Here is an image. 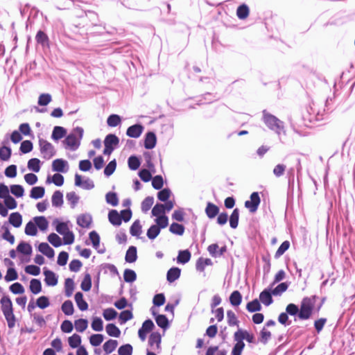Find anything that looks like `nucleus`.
<instances>
[{
  "instance_id": "09e8293b",
  "label": "nucleus",
  "mask_w": 355,
  "mask_h": 355,
  "mask_svg": "<svg viewBox=\"0 0 355 355\" xmlns=\"http://www.w3.org/2000/svg\"><path fill=\"white\" fill-rule=\"evenodd\" d=\"M155 223L160 229H164L168 225V218L166 216L155 217Z\"/></svg>"
},
{
  "instance_id": "7c9ffc66",
  "label": "nucleus",
  "mask_w": 355,
  "mask_h": 355,
  "mask_svg": "<svg viewBox=\"0 0 355 355\" xmlns=\"http://www.w3.org/2000/svg\"><path fill=\"white\" fill-rule=\"evenodd\" d=\"M27 166L29 170L37 173L40 170V160L37 158H32L28 162Z\"/></svg>"
},
{
  "instance_id": "f704fd0d",
  "label": "nucleus",
  "mask_w": 355,
  "mask_h": 355,
  "mask_svg": "<svg viewBox=\"0 0 355 355\" xmlns=\"http://www.w3.org/2000/svg\"><path fill=\"white\" fill-rule=\"evenodd\" d=\"M3 315L6 320L8 327L10 329H12L15 326L16 323V317L14 314L13 310L3 313Z\"/></svg>"
},
{
  "instance_id": "f257e3e1",
  "label": "nucleus",
  "mask_w": 355,
  "mask_h": 355,
  "mask_svg": "<svg viewBox=\"0 0 355 355\" xmlns=\"http://www.w3.org/2000/svg\"><path fill=\"white\" fill-rule=\"evenodd\" d=\"M49 227V222L44 216H35L31 220L25 227L24 232L28 236H36L37 228L42 232H46Z\"/></svg>"
},
{
  "instance_id": "13d9d810",
  "label": "nucleus",
  "mask_w": 355,
  "mask_h": 355,
  "mask_svg": "<svg viewBox=\"0 0 355 355\" xmlns=\"http://www.w3.org/2000/svg\"><path fill=\"white\" fill-rule=\"evenodd\" d=\"M121 117L117 114H111L107 120V125L110 127H116L121 123Z\"/></svg>"
},
{
  "instance_id": "c85d7f7f",
  "label": "nucleus",
  "mask_w": 355,
  "mask_h": 355,
  "mask_svg": "<svg viewBox=\"0 0 355 355\" xmlns=\"http://www.w3.org/2000/svg\"><path fill=\"white\" fill-rule=\"evenodd\" d=\"M47 183H54L56 186L60 187L64 183V177L60 173H55L52 177L49 176L46 179Z\"/></svg>"
},
{
  "instance_id": "393cba45",
  "label": "nucleus",
  "mask_w": 355,
  "mask_h": 355,
  "mask_svg": "<svg viewBox=\"0 0 355 355\" xmlns=\"http://www.w3.org/2000/svg\"><path fill=\"white\" fill-rule=\"evenodd\" d=\"M108 218L110 222L114 225H120L121 223V217L117 211L112 210L109 212Z\"/></svg>"
},
{
  "instance_id": "9d476101",
  "label": "nucleus",
  "mask_w": 355,
  "mask_h": 355,
  "mask_svg": "<svg viewBox=\"0 0 355 355\" xmlns=\"http://www.w3.org/2000/svg\"><path fill=\"white\" fill-rule=\"evenodd\" d=\"M234 338L236 342H243V340H246L248 343L254 342L253 335L249 334L245 330L239 329L234 333Z\"/></svg>"
},
{
  "instance_id": "de8ad7c7",
  "label": "nucleus",
  "mask_w": 355,
  "mask_h": 355,
  "mask_svg": "<svg viewBox=\"0 0 355 355\" xmlns=\"http://www.w3.org/2000/svg\"><path fill=\"white\" fill-rule=\"evenodd\" d=\"M62 311L64 314L71 315L73 313V305L71 301L67 300L62 305Z\"/></svg>"
},
{
  "instance_id": "c03bdc74",
  "label": "nucleus",
  "mask_w": 355,
  "mask_h": 355,
  "mask_svg": "<svg viewBox=\"0 0 355 355\" xmlns=\"http://www.w3.org/2000/svg\"><path fill=\"white\" fill-rule=\"evenodd\" d=\"M288 287V284L286 282H283L277 285L271 291L273 295H281L284 292H285L287 290Z\"/></svg>"
},
{
  "instance_id": "1a4fd4ad",
  "label": "nucleus",
  "mask_w": 355,
  "mask_h": 355,
  "mask_svg": "<svg viewBox=\"0 0 355 355\" xmlns=\"http://www.w3.org/2000/svg\"><path fill=\"white\" fill-rule=\"evenodd\" d=\"M75 185L87 190L94 187V184L92 180L89 178L83 180L82 177L78 174H76L75 175Z\"/></svg>"
},
{
  "instance_id": "e433bc0d",
  "label": "nucleus",
  "mask_w": 355,
  "mask_h": 355,
  "mask_svg": "<svg viewBox=\"0 0 355 355\" xmlns=\"http://www.w3.org/2000/svg\"><path fill=\"white\" fill-rule=\"evenodd\" d=\"M151 213H152V216H153L156 218L159 217V216H166L165 215L166 211L164 208V205L163 204H156L153 207Z\"/></svg>"
},
{
  "instance_id": "f8f14e48",
  "label": "nucleus",
  "mask_w": 355,
  "mask_h": 355,
  "mask_svg": "<svg viewBox=\"0 0 355 355\" xmlns=\"http://www.w3.org/2000/svg\"><path fill=\"white\" fill-rule=\"evenodd\" d=\"M0 304L3 314L13 310L12 302L8 296H3L0 300Z\"/></svg>"
},
{
  "instance_id": "6e6552de",
  "label": "nucleus",
  "mask_w": 355,
  "mask_h": 355,
  "mask_svg": "<svg viewBox=\"0 0 355 355\" xmlns=\"http://www.w3.org/2000/svg\"><path fill=\"white\" fill-rule=\"evenodd\" d=\"M52 170L58 173H67L69 170V164L64 159H56L52 162Z\"/></svg>"
},
{
  "instance_id": "2f4dec72",
  "label": "nucleus",
  "mask_w": 355,
  "mask_h": 355,
  "mask_svg": "<svg viewBox=\"0 0 355 355\" xmlns=\"http://www.w3.org/2000/svg\"><path fill=\"white\" fill-rule=\"evenodd\" d=\"M161 229L157 225H152L147 230L146 235L150 240H154L160 233Z\"/></svg>"
},
{
  "instance_id": "37998d69",
  "label": "nucleus",
  "mask_w": 355,
  "mask_h": 355,
  "mask_svg": "<svg viewBox=\"0 0 355 355\" xmlns=\"http://www.w3.org/2000/svg\"><path fill=\"white\" fill-rule=\"evenodd\" d=\"M169 231L174 234L181 236L184 234V227L182 225L173 223L171 225Z\"/></svg>"
},
{
  "instance_id": "b1692460",
  "label": "nucleus",
  "mask_w": 355,
  "mask_h": 355,
  "mask_svg": "<svg viewBox=\"0 0 355 355\" xmlns=\"http://www.w3.org/2000/svg\"><path fill=\"white\" fill-rule=\"evenodd\" d=\"M218 211H219V209L216 205H215L211 202L207 203L206 209H205V212H206L207 216L209 218H214L218 214Z\"/></svg>"
},
{
  "instance_id": "79ce46f5",
  "label": "nucleus",
  "mask_w": 355,
  "mask_h": 355,
  "mask_svg": "<svg viewBox=\"0 0 355 355\" xmlns=\"http://www.w3.org/2000/svg\"><path fill=\"white\" fill-rule=\"evenodd\" d=\"M105 200L107 204H110L113 207L116 206L119 203L117 195L114 192H108L105 196Z\"/></svg>"
},
{
  "instance_id": "ea45409f",
  "label": "nucleus",
  "mask_w": 355,
  "mask_h": 355,
  "mask_svg": "<svg viewBox=\"0 0 355 355\" xmlns=\"http://www.w3.org/2000/svg\"><path fill=\"white\" fill-rule=\"evenodd\" d=\"M10 192L17 198H21L24 194V189L19 184H13L10 186Z\"/></svg>"
},
{
  "instance_id": "ddd939ff",
  "label": "nucleus",
  "mask_w": 355,
  "mask_h": 355,
  "mask_svg": "<svg viewBox=\"0 0 355 355\" xmlns=\"http://www.w3.org/2000/svg\"><path fill=\"white\" fill-rule=\"evenodd\" d=\"M272 295L270 289H265L260 293L259 300L264 305L269 306L273 302Z\"/></svg>"
},
{
  "instance_id": "0e129e2a",
  "label": "nucleus",
  "mask_w": 355,
  "mask_h": 355,
  "mask_svg": "<svg viewBox=\"0 0 355 355\" xmlns=\"http://www.w3.org/2000/svg\"><path fill=\"white\" fill-rule=\"evenodd\" d=\"M92 287V279L89 274H86L81 283V288L84 291H89Z\"/></svg>"
},
{
  "instance_id": "5fc2aeb1",
  "label": "nucleus",
  "mask_w": 355,
  "mask_h": 355,
  "mask_svg": "<svg viewBox=\"0 0 355 355\" xmlns=\"http://www.w3.org/2000/svg\"><path fill=\"white\" fill-rule=\"evenodd\" d=\"M212 262L210 259L200 258L196 263V269L199 271H203L205 266L211 265Z\"/></svg>"
},
{
  "instance_id": "412c9836",
  "label": "nucleus",
  "mask_w": 355,
  "mask_h": 355,
  "mask_svg": "<svg viewBox=\"0 0 355 355\" xmlns=\"http://www.w3.org/2000/svg\"><path fill=\"white\" fill-rule=\"evenodd\" d=\"M125 261L128 263H133L137 259V248L135 246H130L125 254Z\"/></svg>"
},
{
  "instance_id": "e2e57ef3",
  "label": "nucleus",
  "mask_w": 355,
  "mask_h": 355,
  "mask_svg": "<svg viewBox=\"0 0 355 355\" xmlns=\"http://www.w3.org/2000/svg\"><path fill=\"white\" fill-rule=\"evenodd\" d=\"M155 321L157 324L162 329H166L168 327V319L164 315H157L155 317Z\"/></svg>"
},
{
  "instance_id": "4d7b16f0",
  "label": "nucleus",
  "mask_w": 355,
  "mask_h": 355,
  "mask_svg": "<svg viewBox=\"0 0 355 355\" xmlns=\"http://www.w3.org/2000/svg\"><path fill=\"white\" fill-rule=\"evenodd\" d=\"M246 309L249 312H255L260 311L261 306L258 300H254L248 303Z\"/></svg>"
},
{
  "instance_id": "aec40b11",
  "label": "nucleus",
  "mask_w": 355,
  "mask_h": 355,
  "mask_svg": "<svg viewBox=\"0 0 355 355\" xmlns=\"http://www.w3.org/2000/svg\"><path fill=\"white\" fill-rule=\"evenodd\" d=\"M67 134V130L61 126H55L53 128L51 137L53 140H59L64 137Z\"/></svg>"
},
{
  "instance_id": "4c0bfd02",
  "label": "nucleus",
  "mask_w": 355,
  "mask_h": 355,
  "mask_svg": "<svg viewBox=\"0 0 355 355\" xmlns=\"http://www.w3.org/2000/svg\"><path fill=\"white\" fill-rule=\"evenodd\" d=\"M118 345V343L115 340H109L103 345V349L107 354L112 352Z\"/></svg>"
},
{
  "instance_id": "2eb2a0df",
  "label": "nucleus",
  "mask_w": 355,
  "mask_h": 355,
  "mask_svg": "<svg viewBox=\"0 0 355 355\" xmlns=\"http://www.w3.org/2000/svg\"><path fill=\"white\" fill-rule=\"evenodd\" d=\"M152 349L156 350L160 348L161 336L158 333H153L150 335L148 340Z\"/></svg>"
},
{
  "instance_id": "c756f323",
  "label": "nucleus",
  "mask_w": 355,
  "mask_h": 355,
  "mask_svg": "<svg viewBox=\"0 0 355 355\" xmlns=\"http://www.w3.org/2000/svg\"><path fill=\"white\" fill-rule=\"evenodd\" d=\"M52 205L54 207H61L63 203V195L60 191H56L52 196Z\"/></svg>"
},
{
  "instance_id": "4be33fe9",
  "label": "nucleus",
  "mask_w": 355,
  "mask_h": 355,
  "mask_svg": "<svg viewBox=\"0 0 355 355\" xmlns=\"http://www.w3.org/2000/svg\"><path fill=\"white\" fill-rule=\"evenodd\" d=\"M75 301L80 310L85 311L88 309L87 303L83 299V295L78 292L75 295Z\"/></svg>"
},
{
  "instance_id": "bf43d9fd",
  "label": "nucleus",
  "mask_w": 355,
  "mask_h": 355,
  "mask_svg": "<svg viewBox=\"0 0 355 355\" xmlns=\"http://www.w3.org/2000/svg\"><path fill=\"white\" fill-rule=\"evenodd\" d=\"M3 202H4L5 207L7 208V209H14L17 206V201L11 196H9L8 197L3 199Z\"/></svg>"
},
{
  "instance_id": "a19ab883",
  "label": "nucleus",
  "mask_w": 355,
  "mask_h": 355,
  "mask_svg": "<svg viewBox=\"0 0 355 355\" xmlns=\"http://www.w3.org/2000/svg\"><path fill=\"white\" fill-rule=\"evenodd\" d=\"M49 242L54 247H60L62 243L61 238L55 233H51L48 236Z\"/></svg>"
},
{
  "instance_id": "864d4df0",
  "label": "nucleus",
  "mask_w": 355,
  "mask_h": 355,
  "mask_svg": "<svg viewBox=\"0 0 355 355\" xmlns=\"http://www.w3.org/2000/svg\"><path fill=\"white\" fill-rule=\"evenodd\" d=\"M88 326L87 320L85 319H78L75 321V329L77 331L83 332Z\"/></svg>"
},
{
  "instance_id": "6e6d98bb",
  "label": "nucleus",
  "mask_w": 355,
  "mask_h": 355,
  "mask_svg": "<svg viewBox=\"0 0 355 355\" xmlns=\"http://www.w3.org/2000/svg\"><path fill=\"white\" fill-rule=\"evenodd\" d=\"M130 232V234L135 236H139L141 234V225L139 220H136L133 223Z\"/></svg>"
},
{
  "instance_id": "4468645a",
  "label": "nucleus",
  "mask_w": 355,
  "mask_h": 355,
  "mask_svg": "<svg viewBox=\"0 0 355 355\" xmlns=\"http://www.w3.org/2000/svg\"><path fill=\"white\" fill-rule=\"evenodd\" d=\"M92 216L88 214H81L78 216L77 218L78 225L83 228L89 227L92 223Z\"/></svg>"
},
{
  "instance_id": "774afa93",
  "label": "nucleus",
  "mask_w": 355,
  "mask_h": 355,
  "mask_svg": "<svg viewBox=\"0 0 355 355\" xmlns=\"http://www.w3.org/2000/svg\"><path fill=\"white\" fill-rule=\"evenodd\" d=\"M81 343V338L78 334H73L71 337L69 338V345L72 348L78 347Z\"/></svg>"
},
{
  "instance_id": "3c124183",
  "label": "nucleus",
  "mask_w": 355,
  "mask_h": 355,
  "mask_svg": "<svg viewBox=\"0 0 355 355\" xmlns=\"http://www.w3.org/2000/svg\"><path fill=\"white\" fill-rule=\"evenodd\" d=\"M30 289L34 294L40 293L42 290V285L40 280L36 279H32L30 283Z\"/></svg>"
},
{
  "instance_id": "69168bd1",
  "label": "nucleus",
  "mask_w": 355,
  "mask_h": 355,
  "mask_svg": "<svg viewBox=\"0 0 355 355\" xmlns=\"http://www.w3.org/2000/svg\"><path fill=\"white\" fill-rule=\"evenodd\" d=\"M128 166L131 170H137L140 166L139 159L135 156H130L128 158Z\"/></svg>"
},
{
  "instance_id": "603ef678",
  "label": "nucleus",
  "mask_w": 355,
  "mask_h": 355,
  "mask_svg": "<svg viewBox=\"0 0 355 355\" xmlns=\"http://www.w3.org/2000/svg\"><path fill=\"white\" fill-rule=\"evenodd\" d=\"M92 328L96 331H101L103 329V322L101 318L95 317L92 322Z\"/></svg>"
},
{
  "instance_id": "423d86ee",
  "label": "nucleus",
  "mask_w": 355,
  "mask_h": 355,
  "mask_svg": "<svg viewBox=\"0 0 355 355\" xmlns=\"http://www.w3.org/2000/svg\"><path fill=\"white\" fill-rule=\"evenodd\" d=\"M39 146L40 153L42 157L45 159H49L55 154V150L53 146L49 141L44 139L39 140Z\"/></svg>"
},
{
  "instance_id": "8fccbe9b",
  "label": "nucleus",
  "mask_w": 355,
  "mask_h": 355,
  "mask_svg": "<svg viewBox=\"0 0 355 355\" xmlns=\"http://www.w3.org/2000/svg\"><path fill=\"white\" fill-rule=\"evenodd\" d=\"M154 202V198L152 196L146 197L141 202V210L143 212H147Z\"/></svg>"
},
{
  "instance_id": "a18cd8bd",
  "label": "nucleus",
  "mask_w": 355,
  "mask_h": 355,
  "mask_svg": "<svg viewBox=\"0 0 355 355\" xmlns=\"http://www.w3.org/2000/svg\"><path fill=\"white\" fill-rule=\"evenodd\" d=\"M239 212L238 209H235L232 213L230 218V225L232 228H236L239 223Z\"/></svg>"
},
{
  "instance_id": "bb28decb",
  "label": "nucleus",
  "mask_w": 355,
  "mask_h": 355,
  "mask_svg": "<svg viewBox=\"0 0 355 355\" xmlns=\"http://www.w3.org/2000/svg\"><path fill=\"white\" fill-rule=\"evenodd\" d=\"M119 142V138L114 135H108L104 141L105 146L114 148L118 145Z\"/></svg>"
},
{
  "instance_id": "5701e85b",
  "label": "nucleus",
  "mask_w": 355,
  "mask_h": 355,
  "mask_svg": "<svg viewBox=\"0 0 355 355\" xmlns=\"http://www.w3.org/2000/svg\"><path fill=\"white\" fill-rule=\"evenodd\" d=\"M89 239L92 241L93 247L97 250L98 252H104V250H98L100 247V236L95 231H92L89 233Z\"/></svg>"
},
{
  "instance_id": "473e14b6",
  "label": "nucleus",
  "mask_w": 355,
  "mask_h": 355,
  "mask_svg": "<svg viewBox=\"0 0 355 355\" xmlns=\"http://www.w3.org/2000/svg\"><path fill=\"white\" fill-rule=\"evenodd\" d=\"M105 329L107 334L110 336L118 338L121 334L119 329L114 324H108Z\"/></svg>"
},
{
  "instance_id": "7ed1b4c3",
  "label": "nucleus",
  "mask_w": 355,
  "mask_h": 355,
  "mask_svg": "<svg viewBox=\"0 0 355 355\" xmlns=\"http://www.w3.org/2000/svg\"><path fill=\"white\" fill-rule=\"evenodd\" d=\"M84 130L80 127H76L67 135L63 143L66 148L71 150H76L80 145L83 136Z\"/></svg>"
},
{
  "instance_id": "39448f33",
  "label": "nucleus",
  "mask_w": 355,
  "mask_h": 355,
  "mask_svg": "<svg viewBox=\"0 0 355 355\" xmlns=\"http://www.w3.org/2000/svg\"><path fill=\"white\" fill-rule=\"evenodd\" d=\"M314 300L310 297H305L302 300L298 317L302 320H307L311 315Z\"/></svg>"
},
{
  "instance_id": "c9c22d12",
  "label": "nucleus",
  "mask_w": 355,
  "mask_h": 355,
  "mask_svg": "<svg viewBox=\"0 0 355 355\" xmlns=\"http://www.w3.org/2000/svg\"><path fill=\"white\" fill-rule=\"evenodd\" d=\"M191 259V253L189 250H182L179 252L177 260L178 263L184 264Z\"/></svg>"
},
{
  "instance_id": "052dcab7",
  "label": "nucleus",
  "mask_w": 355,
  "mask_h": 355,
  "mask_svg": "<svg viewBox=\"0 0 355 355\" xmlns=\"http://www.w3.org/2000/svg\"><path fill=\"white\" fill-rule=\"evenodd\" d=\"M137 275L134 270L126 269L124 271L123 278L126 282H133L136 279Z\"/></svg>"
},
{
  "instance_id": "680f3d73",
  "label": "nucleus",
  "mask_w": 355,
  "mask_h": 355,
  "mask_svg": "<svg viewBox=\"0 0 355 355\" xmlns=\"http://www.w3.org/2000/svg\"><path fill=\"white\" fill-rule=\"evenodd\" d=\"M18 278V275L16 270L13 268H9L7 270L6 275L5 276V280L6 282H11L16 280Z\"/></svg>"
},
{
  "instance_id": "6ab92c4d",
  "label": "nucleus",
  "mask_w": 355,
  "mask_h": 355,
  "mask_svg": "<svg viewBox=\"0 0 355 355\" xmlns=\"http://www.w3.org/2000/svg\"><path fill=\"white\" fill-rule=\"evenodd\" d=\"M9 223L16 228L21 227L22 216L19 212L12 213L9 216Z\"/></svg>"
},
{
  "instance_id": "20e7f679",
  "label": "nucleus",
  "mask_w": 355,
  "mask_h": 355,
  "mask_svg": "<svg viewBox=\"0 0 355 355\" xmlns=\"http://www.w3.org/2000/svg\"><path fill=\"white\" fill-rule=\"evenodd\" d=\"M54 224L55 225V230L63 236L64 244H72L74 242V234L70 231L67 223L55 220Z\"/></svg>"
},
{
  "instance_id": "0eeeda50",
  "label": "nucleus",
  "mask_w": 355,
  "mask_h": 355,
  "mask_svg": "<svg viewBox=\"0 0 355 355\" xmlns=\"http://www.w3.org/2000/svg\"><path fill=\"white\" fill-rule=\"evenodd\" d=\"M260 204V198L257 192H253L250 196V200L245 202V206L251 212H255Z\"/></svg>"
},
{
  "instance_id": "dca6fc26",
  "label": "nucleus",
  "mask_w": 355,
  "mask_h": 355,
  "mask_svg": "<svg viewBox=\"0 0 355 355\" xmlns=\"http://www.w3.org/2000/svg\"><path fill=\"white\" fill-rule=\"evenodd\" d=\"M156 141L157 139L155 133L152 132H148L146 135L144 146L146 149H152L155 146Z\"/></svg>"
},
{
  "instance_id": "a211bd4d",
  "label": "nucleus",
  "mask_w": 355,
  "mask_h": 355,
  "mask_svg": "<svg viewBox=\"0 0 355 355\" xmlns=\"http://www.w3.org/2000/svg\"><path fill=\"white\" fill-rule=\"evenodd\" d=\"M40 252L46 255L48 258L52 259L55 255V252L52 248L46 243H42L39 245Z\"/></svg>"
},
{
  "instance_id": "f3484780",
  "label": "nucleus",
  "mask_w": 355,
  "mask_h": 355,
  "mask_svg": "<svg viewBox=\"0 0 355 355\" xmlns=\"http://www.w3.org/2000/svg\"><path fill=\"white\" fill-rule=\"evenodd\" d=\"M45 282L48 286H54L58 284V278L55 274L50 270H44Z\"/></svg>"
},
{
  "instance_id": "f03ea898",
  "label": "nucleus",
  "mask_w": 355,
  "mask_h": 355,
  "mask_svg": "<svg viewBox=\"0 0 355 355\" xmlns=\"http://www.w3.org/2000/svg\"><path fill=\"white\" fill-rule=\"evenodd\" d=\"M262 120L264 124L270 130L274 131L277 135H280L282 133L285 135L284 122L275 116L264 110L263 112Z\"/></svg>"
},
{
  "instance_id": "9b49d317",
  "label": "nucleus",
  "mask_w": 355,
  "mask_h": 355,
  "mask_svg": "<svg viewBox=\"0 0 355 355\" xmlns=\"http://www.w3.org/2000/svg\"><path fill=\"white\" fill-rule=\"evenodd\" d=\"M144 130V127L141 125L136 124L130 126L126 132L128 137L132 138H138L141 135Z\"/></svg>"
},
{
  "instance_id": "338daca9",
  "label": "nucleus",
  "mask_w": 355,
  "mask_h": 355,
  "mask_svg": "<svg viewBox=\"0 0 355 355\" xmlns=\"http://www.w3.org/2000/svg\"><path fill=\"white\" fill-rule=\"evenodd\" d=\"M103 315L106 320H112L117 315V312L112 308L104 310Z\"/></svg>"
},
{
  "instance_id": "cd10ccee",
  "label": "nucleus",
  "mask_w": 355,
  "mask_h": 355,
  "mask_svg": "<svg viewBox=\"0 0 355 355\" xmlns=\"http://www.w3.org/2000/svg\"><path fill=\"white\" fill-rule=\"evenodd\" d=\"M45 193L44 188L42 187H33L31 193L30 197L33 199H39L44 196Z\"/></svg>"
},
{
  "instance_id": "a878e982",
  "label": "nucleus",
  "mask_w": 355,
  "mask_h": 355,
  "mask_svg": "<svg viewBox=\"0 0 355 355\" xmlns=\"http://www.w3.org/2000/svg\"><path fill=\"white\" fill-rule=\"evenodd\" d=\"M181 270L180 268L174 267L171 268L167 272V280L173 282L178 279L180 276Z\"/></svg>"
},
{
  "instance_id": "72a5a7b5",
  "label": "nucleus",
  "mask_w": 355,
  "mask_h": 355,
  "mask_svg": "<svg viewBox=\"0 0 355 355\" xmlns=\"http://www.w3.org/2000/svg\"><path fill=\"white\" fill-rule=\"evenodd\" d=\"M17 251L26 255H30L32 252V247L29 243L21 242L17 248Z\"/></svg>"
},
{
  "instance_id": "49530a36",
  "label": "nucleus",
  "mask_w": 355,
  "mask_h": 355,
  "mask_svg": "<svg viewBox=\"0 0 355 355\" xmlns=\"http://www.w3.org/2000/svg\"><path fill=\"white\" fill-rule=\"evenodd\" d=\"M242 297L238 291H234L230 297V301L233 306H239L241 303Z\"/></svg>"
},
{
  "instance_id": "58836bf2",
  "label": "nucleus",
  "mask_w": 355,
  "mask_h": 355,
  "mask_svg": "<svg viewBox=\"0 0 355 355\" xmlns=\"http://www.w3.org/2000/svg\"><path fill=\"white\" fill-rule=\"evenodd\" d=\"M236 15H237V17L241 19H244L247 18L248 16L249 15L248 7L245 4L240 6L237 8Z\"/></svg>"
}]
</instances>
